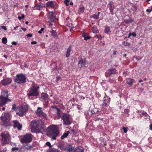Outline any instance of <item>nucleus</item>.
Returning a JSON list of instances; mask_svg holds the SVG:
<instances>
[{
    "label": "nucleus",
    "mask_w": 152,
    "mask_h": 152,
    "mask_svg": "<svg viewBox=\"0 0 152 152\" xmlns=\"http://www.w3.org/2000/svg\"><path fill=\"white\" fill-rule=\"evenodd\" d=\"M39 7H38V6L37 5V4L35 5V6L34 7V10L36 9V10H38V9H39Z\"/></svg>",
    "instance_id": "49530a36"
},
{
    "label": "nucleus",
    "mask_w": 152,
    "mask_h": 152,
    "mask_svg": "<svg viewBox=\"0 0 152 152\" xmlns=\"http://www.w3.org/2000/svg\"><path fill=\"white\" fill-rule=\"evenodd\" d=\"M114 81V80L113 79H110L109 80V81L110 83H112Z\"/></svg>",
    "instance_id": "13d9d810"
},
{
    "label": "nucleus",
    "mask_w": 152,
    "mask_h": 152,
    "mask_svg": "<svg viewBox=\"0 0 152 152\" xmlns=\"http://www.w3.org/2000/svg\"><path fill=\"white\" fill-rule=\"evenodd\" d=\"M71 26L72 27L70 29V31H71L74 28V27L72 23L71 24Z\"/></svg>",
    "instance_id": "6e6d98bb"
},
{
    "label": "nucleus",
    "mask_w": 152,
    "mask_h": 152,
    "mask_svg": "<svg viewBox=\"0 0 152 152\" xmlns=\"http://www.w3.org/2000/svg\"><path fill=\"white\" fill-rule=\"evenodd\" d=\"M113 2L112 1H109V5L110 6V8H113Z\"/></svg>",
    "instance_id": "e433bc0d"
},
{
    "label": "nucleus",
    "mask_w": 152,
    "mask_h": 152,
    "mask_svg": "<svg viewBox=\"0 0 152 152\" xmlns=\"http://www.w3.org/2000/svg\"><path fill=\"white\" fill-rule=\"evenodd\" d=\"M38 7H39V8L38 9V10H40L42 9L43 7H45L44 5L42 3H39L37 4Z\"/></svg>",
    "instance_id": "bb28decb"
},
{
    "label": "nucleus",
    "mask_w": 152,
    "mask_h": 152,
    "mask_svg": "<svg viewBox=\"0 0 152 152\" xmlns=\"http://www.w3.org/2000/svg\"><path fill=\"white\" fill-rule=\"evenodd\" d=\"M71 132L73 134L75 135L76 134L77 132L74 129H72L71 130Z\"/></svg>",
    "instance_id": "ea45409f"
},
{
    "label": "nucleus",
    "mask_w": 152,
    "mask_h": 152,
    "mask_svg": "<svg viewBox=\"0 0 152 152\" xmlns=\"http://www.w3.org/2000/svg\"><path fill=\"white\" fill-rule=\"evenodd\" d=\"M25 17V15L24 14H22L21 15V16H18V19L19 20H21L22 18H23Z\"/></svg>",
    "instance_id": "a19ab883"
},
{
    "label": "nucleus",
    "mask_w": 152,
    "mask_h": 152,
    "mask_svg": "<svg viewBox=\"0 0 152 152\" xmlns=\"http://www.w3.org/2000/svg\"><path fill=\"white\" fill-rule=\"evenodd\" d=\"M2 42L4 44H6L7 42V40L6 38H3L2 39Z\"/></svg>",
    "instance_id": "c9c22d12"
},
{
    "label": "nucleus",
    "mask_w": 152,
    "mask_h": 152,
    "mask_svg": "<svg viewBox=\"0 0 152 152\" xmlns=\"http://www.w3.org/2000/svg\"><path fill=\"white\" fill-rule=\"evenodd\" d=\"M124 112L126 113H128L129 112V110L128 109H126L124 110Z\"/></svg>",
    "instance_id": "de8ad7c7"
},
{
    "label": "nucleus",
    "mask_w": 152,
    "mask_h": 152,
    "mask_svg": "<svg viewBox=\"0 0 152 152\" xmlns=\"http://www.w3.org/2000/svg\"><path fill=\"white\" fill-rule=\"evenodd\" d=\"M69 133V131H68L64 133L63 135L61 137V139L62 140H63L64 138L66 137L68 135Z\"/></svg>",
    "instance_id": "a878e982"
},
{
    "label": "nucleus",
    "mask_w": 152,
    "mask_h": 152,
    "mask_svg": "<svg viewBox=\"0 0 152 152\" xmlns=\"http://www.w3.org/2000/svg\"><path fill=\"white\" fill-rule=\"evenodd\" d=\"M141 58H136V59L137 60V61H140V60L141 59Z\"/></svg>",
    "instance_id": "338daca9"
},
{
    "label": "nucleus",
    "mask_w": 152,
    "mask_h": 152,
    "mask_svg": "<svg viewBox=\"0 0 152 152\" xmlns=\"http://www.w3.org/2000/svg\"><path fill=\"white\" fill-rule=\"evenodd\" d=\"M23 147L26 149L29 150L31 147L32 146L30 145L29 144H26L23 145Z\"/></svg>",
    "instance_id": "c756f323"
},
{
    "label": "nucleus",
    "mask_w": 152,
    "mask_h": 152,
    "mask_svg": "<svg viewBox=\"0 0 152 152\" xmlns=\"http://www.w3.org/2000/svg\"><path fill=\"white\" fill-rule=\"evenodd\" d=\"M74 148V147L72 146L71 143L68 144H66V148H65V151H67L68 152H70L72 151Z\"/></svg>",
    "instance_id": "a211bd4d"
},
{
    "label": "nucleus",
    "mask_w": 152,
    "mask_h": 152,
    "mask_svg": "<svg viewBox=\"0 0 152 152\" xmlns=\"http://www.w3.org/2000/svg\"><path fill=\"white\" fill-rule=\"evenodd\" d=\"M42 109L41 107H38L37 110L35 111V113L38 115L43 117L44 118H45L46 117V115L42 110Z\"/></svg>",
    "instance_id": "4468645a"
},
{
    "label": "nucleus",
    "mask_w": 152,
    "mask_h": 152,
    "mask_svg": "<svg viewBox=\"0 0 152 152\" xmlns=\"http://www.w3.org/2000/svg\"><path fill=\"white\" fill-rule=\"evenodd\" d=\"M1 28H2L4 29V30H7V29L6 27L4 26H1Z\"/></svg>",
    "instance_id": "603ef678"
},
{
    "label": "nucleus",
    "mask_w": 152,
    "mask_h": 152,
    "mask_svg": "<svg viewBox=\"0 0 152 152\" xmlns=\"http://www.w3.org/2000/svg\"><path fill=\"white\" fill-rule=\"evenodd\" d=\"M79 61H78V65L80 67H82L85 66L86 64V59L84 58H82L80 57L78 58Z\"/></svg>",
    "instance_id": "2eb2a0df"
},
{
    "label": "nucleus",
    "mask_w": 152,
    "mask_h": 152,
    "mask_svg": "<svg viewBox=\"0 0 152 152\" xmlns=\"http://www.w3.org/2000/svg\"><path fill=\"white\" fill-rule=\"evenodd\" d=\"M110 13L112 15H114V12H113V8H110Z\"/></svg>",
    "instance_id": "4c0bfd02"
},
{
    "label": "nucleus",
    "mask_w": 152,
    "mask_h": 152,
    "mask_svg": "<svg viewBox=\"0 0 152 152\" xmlns=\"http://www.w3.org/2000/svg\"><path fill=\"white\" fill-rule=\"evenodd\" d=\"M152 11V9H151V10H149V9H147L146 10V11L148 12H151V11Z\"/></svg>",
    "instance_id": "bf43d9fd"
},
{
    "label": "nucleus",
    "mask_w": 152,
    "mask_h": 152,
    "mask_svg": "<svg viewBox=\"0 0 152 152\" xmlns=\"http://www.w3.org/2000/svg\"><path fill=\"white\" fill-rule=\"evenodd\" d=\"M122 44L125 46H129L130 45V43L125 41H124L123 42Z\"/></svg>",
    "instance_id": "f704fd0d"
},
{
    "label": "nucleus",
    "mask_w": 152,
    "mask_h": 152,
    "mask_svg": "<svg viewBox=\"0 0 152 152\" xmlns=\"http://www.w3.org/2000/svg\"><path fill=\"white\" fill-rule=\"evenodd\" d=\"M132 33L131 32H130L129 34V35H128V37L129 38L132 35Z\"/></svg>",
    "instance_id": "774afa93"
},
{
    "label": "nucleus",
    "mask_w": 152,
    "mask_h": 152,
    "mask_svg": "<svg viewBox=\"0 0 152 152\" xmlns=\"http://www.w3.org/2000/svg\"><path fill=\"white\" fill-rule=\"evenodd\" d=\"M40 123L41 121L39 120L32 121L30 124L31 132H36Z\"/></svg>",
    "instance_id": "0eeeda50"
},
{
    "label": "nucleus",
    "mask_w": 152,
    "mask_h": 152,
    "mask_svg": "<svg viewBox=\"0 0 152 152\" xmlns=\"http://www.w3.org/2000/svg\"><path fill=\"white\" fill-rule=\"evenodd\" d=\"M44 28H42L40 30L38 31V33H39V34H42V31H43L44 30Z\"/></svg>",
    "instance_id": "37998d69"
},
{
    "label": "nucleus",
    "mask_w": 152,
    "mask_h": 152,
    "mask_svg": "<svg viewBox=\"0 0 152 152\" xmlns=\"http://www.w3.org/2000/svg\"><path fill=\"white\" fill-rule=\"evenodd\" d=\"M1 145L4 146L9 143L10 139V136L9 133L7 132H3L1 133Z\"/></svg>",
    "instance_id": "39448f33"
},
{
    "label": "nucleus",
    "mask_w": 152,
    "mask_h": 152,
    "mask_svg": "<svg viewBox=\"0 0 152 152\" xmlns=\"http://www.w3.org/2000/svg\"><path fill=\"white\" fill-rule=\"evenodd\" d=\"M39 88V86H38L37 85L33 84L30 90L29 91V93L27 94L28 98L32 99L33 96H38L39 94L38 89Z\"/></svg>",
    "instance_id": "f03ea898"
},
{
    "label": "nucleus",
    "mask_w": 152,
    "mask_h": 152,
    "mask_svg": "<svg viewBox=\"0 0 152 152\" xmlns=\"http://www.w3.org/2000/svg\"><path fill=\"white\" fill-rule=\"evenodd\" d=\"M91 18H93L95 19H98L99 18V17H98V15H97L96 14H94L90 16Z\"/></svg>",
    "instance_id": "2f4dec72"
},
{
    "label": "nucleus",
    "mask_w": 152,
    "mask_h": 152,
    "mask_svg": "<svg viewBox=\"0 0 152 152\" xmlns=\"http://www.w3.org/2000/svg\"><path fill=\"white\" fill-rule=\"evenodd\" d=\"M37 43V42L36 41H32L31 42V44H35Z\"/></svg>",
    "instance_id": "4d7b16f0"
},
{
    "label": "nucleus",
    "mask_w": 152,
    "mask_h": 152,
    "mask_svg": "<svg viewBox=\"0 0 152 152\" xmlns=\"http://www.w3.org/2000/svg\"><path fill=\"white\" fill-rule=\"evenodd\" d=\"M126 81L128 85L130 86H132L133 83L135 82V80L134 79L131 78L127 79Z\"/></svg>",
    "instance_id": "412c9836"
},
{
    "label": "nucleus",
    "mask_w": 152,
    "mask_h": 152,
    "mask_svg": "<svg viewBox=\"0 0 152 152\" xmlns=\"http://www.w3.org/2000/svg\"><path fill=\"white\" fill-rule=\"evenodd\" d=\"M21 28L22 30H23L24 31H25L26 30V28L23 27H21Z\"/></svg>",
    "instance_id": "052dcab7"
},
{
    "label": "nucleus",
    "mask_w": 152,
    "mask_h": 152,
    "mask_svg": "<svg viewBox=\"0 0 152 152\" xmlns=\"http://www.w3.org/2000/svg\"><path fill=\"white\" fill-rule=\"evenodd\" d=\"M18 108L16 107V105L15 104H13L12 105V110H16Z\"/></svg>",
    "instance_id": "c03bdc74"
},
{
    "label": "nucleus",
    "mask_w": 152,
    "mask_h": 152,
    "mask_svg": "<svg viewBox=\"0 0 152 152\" xmlns=\"http://www.w3.org/2000/svg\"><path fill=\"white\" fill-rule=\"evenodd\" d=\"M33 137V136L31 134H26L21 139L20 142L22 143L31 142L32 140Z\"/></svg>",
    "instance_id": "1a4fd4ad"
},
{
    "label": "nucleus",
    "mask_w": 152,
    "mask_h": 152,
    "mask_svg": "<svg viewBox=\"0 0 152 152\" xmlns=\"http://www.w3.org/2000/svg\"><path fill=\"white\" fill-rule=\"evenodd\" d=\"M124 21L126 24H128L132 23L133 21L132 19L130 18L128 19L125 20Z\"/></svg>",
    "instance_id": "cd10ccee"
},
{
    "label": "nucleus",
    "mask_w": 152,
    "mask_h": 152,
    "mask_svg": "<svg viewBox=\"0 0 152 152\" xmlns=\"http://www.w3.org/2000/svg\"><path fill=\"white\" fill-rule=\"evenodd\" d=\"M69 2V0H65L64 1V3H65L67 5H69L68 4H67L68 2Z\"/></svg>",
    "instance_id": "3c124183"
},
{
    "label": "nucleus",
    "mask_w": 152,
    "mask_h": 152,
    "mask_svg": "<svg viewBox=\"0 0 152 152\" xmlns=\"http://www.w3.org/2000/svg\"><path fill=\"white\" fill-rule=\"evenodd\" d=\"M74 152H82V151L79 149H77L75 150Z\"/></svg>",
    "instance_id": "79ce46f5"
},
{
    "label": "nucleus",
    "mask_w": 152,
    "mask_h": 152,
    "mask_svg": "<svg viewBox=\"0 0 152 152\" xmlns=\"http://www.w3.org/2000/svg\"><path fill=\"white\" fill-rule=\"evenodd\" d=\"M19 149L18 148L15 147L12 148L11 149V151L12 152H16V151H18L19 150Z\"/></svg>",
    "instance_id": "72a5a7b5"
},
{
    "label": "nucleus",
    "mask_w": 152,
    "mask_h": 152,
    "mask_svg": "<svg viewBox=\"0 0 152 152\" xmlns=\"http://www.w3.org/2000/svg\"><path fill=\"white\" fill-rule=\"evenodd\" d=\"M71 50V46H70L67 50L66 55V57H68L70 56Z\"/></svg>",
    "instance_id": "393cba45"
},
{
    "label": "nucleus",
    "mask_w": 152,
    "mask_h": 152,
    "mask_svg": "<svg viewBox=\"0 0 152 152\" xmlns=\"http://www.w3.org/2000/svg\"><path fill=\"white\" fill-rule=\"evenodd\" d=\"M8 93L7 91H4L1 92V95L0 96V106H2L7 102L11 101L8 98Z\"/></svg>",
    "instance_id": "20e7f679"
},
{
    "label": "nucleus",
    "mask_w": 152,
    "mask_h": 152,
    "mask_svg": "<svg viewBox=\"0 0 152 152\" xmlns=\"http://www.w3.org/2000/svg\"><path fill=\"white\" fill-rule=\"evenodd\" d=\"M46 6L48 7L53 8L57 7L58 4L55 1H50L47 2L46 4Z\"/></svg>",
    "instance_id": "ddd939ff"
},
{
    "label": "nucleus",
    "mask_w": 152,
    "mask_h": 152,
    "mask_svg": "<svg viewBox=\"0 0 152 152\" xmlns=\"http://www.w3.org/2000/svg\"><path fill=\"white\" fill-rule=\"evenodd\" d=\"M116 70L114 68L110 69L105 73V76L106 77H112L116 73Z\"/></svg>",
    "instance_id": "9b49d317"
},
{
    "label": "nucleus",
    "mask_w": 152,
    "mask_h": 152,
    "mask_svg": "<svg viewBox=\"0 0 152 152\" xmlns=\"http://www.w3.org/2000/svg\"><path fill=\"white\" fill-rule=\"evenodd\" d=\"M84 7H82L80 8H79L78 10V12L79 14L83 13L84 11Z\"/></svg>",
    "instance_id": "7c9ffc66"
},
{
    "label": "nucleus",
    "mask_w": 152,
    "mask_h": 152,
    "mask_svg": "<svg viewBox=\"0 0 152 152\" xmlns=\"http://www.w3.org/2000/svg\"><path fill=\"white\" fill-rule=\"evenodd\" d=\"M12 81L11 79L10 78H7L2 80L1 83L3 86H6L10 84Z\"/></svg>",
    "instance_id": "dca6fc26"
},
{
    "label": "nucleus",
    "mask_w": 152,
    "mask_h": 152,
    "mask_svg": "<svg viewBox=\"0 0 152 152\" xmlns=\"http://www.w3.org/2000/svg\"><path fill=\"white\" fill-rule=\"evenodd\" d=\"M66 144L64 142H61L58 145V147L61 149L65 151V148H66Z\"/></svg>",
    "instance_id": "5701e85b"
},
{
    "label": "nucleus",
    "mask_w": 152,
    "mask_h": 152,
    "mask_svg": "<svg viewBox=\"0 0 152 152\" xmlns=\"http://www.w3.org/2000/svg\"><path fill=\"white\" fill-rule=\"evenodd\" d=\"M11 118V115L8 113H5L4 116L1 117L2 125L6 127L11 126L10 120Z\"/></svg>",
    "instance_id": "7ed1b4c3"
},
{
    "label": "nucleus",
    "mask_w": 152,
    "mask_h": 152,
    "mask_svg": "<svg viewBox=\"0 0 152 152\" xmlns=\"http://www.w3.org/2000/svg\"><path fill=\"white\" fill-rule=\"evenodd\" d=\"M41 98L44 101H47L48 99V95L46 93H42L41 95Z\"/></svg>",
    "instance_id": "4be33fe9"
},
{
    "label": "nucleus",
    "mask_w": 152,
    "mask_h": 152,
    "mask_svg": "<svg viewBox=\"0 0 152 152\" xmlns=\"http://www.w3.org/2000/svg\"><path fill=\"white\" fill-rule=\"evenodd\" d=\"M150 129L152 130V124H151L150 126Z\"/></svg>",
    "instance_id": "0e129e2a"
},
{
    "label": "nucleus",
    "mask_w": 152,
    "mask_h": 152,
    "mask_svg": "<svg viewBox=\"0 0 152 152\" xmlns=\"http://www.w3.org/2000/svg\"><path fill=\"white\" fill-rule=\"evenodd\" d=\"M52 108H54L57 111L56 114L57 115V116L59 118H60L61 117V116L60 114V109L57 108L56 106H52Z\"/></svg>",
    "instance_id": "b1692460"
},
{
    "label": "nucleus",
    "mask_w": 152,
    "mask_h": 152,
    "mask_svg": "<svg viewBox=\"0 0 152 152\" xmlns=\"http://www.w3.org/2000/svg\"><path fill=\"white\" fill-rule=\"evenodd\" d=\"M132 35L134 37H135L136 36V34L135 32H133L132 33Z\"/></svg>",
    "instance_id": "5fc2aeb1"
},
{
    "label": "nucleus",
    "mask_w": 152,
    "mask_h": 152,
    "mask_svg": "<svg viewBox=\"0 0 152 152\" xmlns=\"http://www.w3.org/2000/svg\"><path fill=\"white\" fill-rule=\"evenodd\" d=\"M17 44V43L15 42H12V45H16Z\"/></svg>",
    "instance_id": "680f3d73"
},
{
    "label": "nucleus",
    "mask_w": 152,
    "mask_h": 152,
    "mask_svg": "<svg viewBox=\"0 0 152 152\" xmlns=\"http://www.w3.org/2000/svg\"><path fill=\"white\" fill-rule=\"evenodd\" d=\"M61 78V77L59 76H57L56 77V81L57 82Z\"/></svg>",
    "instance_id": "8fccbe9b"
},
{
    "label": "nucleus",
    "mask_w": 152,
    "mask_h": 152,
    "mask_svg": "<svg viewBox=\"0 0 152 152\" xmlns=\"http://www.w3.org/2000/svg\"><path fill=\"white\" fill-rule=\"evenodd\" d=\"M47 135L52 137L53 140H56L59 134V132L56 125H52L49 126L47 129Z\"/></svg>",
    "instance_id": "f257e3e1"
},
{
    "label": "nucleus",
    "mask_w": 152,
    "mask_h": 152,
    "mask_svg": "<svg viewBox=\"0 0 152 152\" xmlns=\"http://www.w3.org/2000/svg\"><path fill=\"white\" fill-rule=\"evenodd\" d=\"M110 102V98L107 97V100L106 99H104V102L102 104V107L104 108L107 107L109 105Z\"/></svg>",
    "instance_id": "6ab92c4d"
},
{
    "label": "nucleus",
    "mask_w": 152,
    "mask_h": 152,
    "mask_svg": "<svg viewBox=\"0 0 152 152\" xmlns=\"http://www.w3.org/2000/svg\"><path fill=\"white\" fill-rule=\"evenodd\" d=\"M62 119L63 121V125H69L72 123V121L69 114L63 113L62 115Z\"/></svg>",
    "instance_id": "6e6552de"
},
{
    "label": "nucleus",
    "mask_w": 152,
    "mask_h": 152,
    "mask_svg": "<svg viewBox=\"0 0 152 152\" xmlns=\"http://www.w3.org/2000/svg\"><path fill=\"white\" fill-rule=\"evenodd\" d=\"M46 145L50 147H51L50 143L49 142H46Z\"/></svg>",
    "instance_id": "a18cd8bd"
},
{
    "label": "nucleus",
    "mask_w": 152,
    "mask_h": 152,
    "mask_svg": "<svg viewBox=\"0 0 152 152\" xmlns=\"http://www.w3.org/2000/svg\"><path fill=\"white\" fill-rule=\"evenodd\" d=\"M123 130L124 132L125 133H126L127 132V128H126L125 127H124L123 128Z\"/></svg>",
    "instance_id": "09e8293b"
},
{
    "label": "nucleus",
    "mask_w": 152,
    "mask_h": 152,
    "mask_svg": "<svg viewBox=\"0 0 152 152\" xmlns=\"http://www.w3.org/2000/svg\"><path fill=\"white\" fill-rule=\"evenodd\" d=\"M45 127L41 126V123H40V125H39V127H38V129H37L36 132L38 133H41L42 134L43 133L45 132Z\"/></svg>",
    "instance_id": "aec40b11"
},
{
    "label": "nucleus",
    "mask_w": 152,
    "mask_h": 152,
    "mask_svg": "<svg viewBox=\"0 0 152 152\" xmlns=\"http://www.w3.org/2000/svg\"><path fill=\"white\" fill-rule=\"evenodd\" d=\"M25 67L28 68V65L27 64H25L24 65Z\"/></svg>",
    "instance_id": "69168bd1"
},
{
    "label": "nucleus",
    "mask_w": 152,
    "mask_h": 152,
    "mask_svg": "<svg viewBox=\"0 0 152 152\" xmlns=\"http://www.w3.org/2000/svg\"><path fill=\"white\" fill-rule=\"evenodd\" d=\"M26 77L25 75L23 73L18 74L15 81L17 83L24 84L26 82Z\"/></svg>",
    "instance_id": "423d86ee"
},
{
    "label": "nucleus",
    "mask_w": 152,
    "mask_h": 152,
    "mask_svg": "<svg viewBox=\"0 0 152 152\" xmlns=\"http://www.w3.org/2000/svg\"><path fill=\"white\" fill-rule=\"evenodd\" d=\"M26 36L28 37H31L32 36V35L31 34H28Z\"/></svg>",
    "instance_id": "864d4df0"
},
{
    "label": "nucleus",
    "mask_w": 152,
    "mask_h": 152,
    "mask_svg": "<svg viewBox=\"0 0 152 152\" xmlns=\"http://www.w3.org/2000/svg\"><path fill=\"white\" fill-rule=\"evenodd\" d=\"M13 127L14 128H17L18 130H20L22 127V125L20 124L18 121L17 120H13Z\"/></svg>",
    "instance_id": "f3484780"
},
{
    "label": "nucleus",
    "mask_w": 152,
    "mask_h": 152,
    "mask_svg": "<svg viewBox=\"0 0 152 152\" xmlns=\"http://www.w3.org/2000/svg\"><path fill=\"white\" fill-rule=\"evenodd\" d=\"M91 112L92 114H94L95 113V112L93 110H92L91 111Z\"/></svg>",
    "instance_id": "e2e57ef3"
},
{
    "label": "nucleus",
    "mask_w": 152,
    "mask_h": 152,
    "mask_svg": "<svg viewBox=\"0 0 152 152\" xmlns=\"http://www.w3.org/2000/svg\"><path fill=\"white\" fill-rule=\"evenodd\" d=\"M111 32L109 27L107 26L104 29V32L106 33L109 34Z\"/></svg>",
    "instance_id": "c85d7f7f"
},
{
    "label": "nucleus",
    "mask_w": 152,
    "mask_h": 152,
    "mask_svg": "<svg viewBox=\"0 0 152 152\" xmlns=\"http://www.w3.org/2000/svg\"><path fill=\"white\" fill-rule=\"evenodd\" d=\"M28 108L27 106H22L18 108L19 112L17 113L16 114L20 116H23L24 113L28 110Z\"/></svg>",
    "instance_id": "9d476101"
},
{
    "label": "nucleus",
    "mask_w": 152,
    "mask_h": 152,
    "mask_svg": "<svg viewBox=\"0 0 152 152\" xmlns=\"http://www.w3.org/2000/svg\"><path fill=\"white\" fill-rule=\"evenodd\" d=\"M52 34V35L54 36L55 37V35H56V32L55 31L53 30H52L50 32Z\"/></svg>",
    "instance_id": "58836bf2"
},
{
    "label": "nucleus",
    "mask_w": 152,
    "mask_h": 152,
    "mask_svg": "<svg viewBox=\"0 0 152 152\" xmlns=\"http://www.w3.org/2000/svg\"><path fill=\"white\" fill-rule=\"evenodd\" d=\"M48 15V22H53L56 20V15L53 12H49Z\"/></svg>",
    "instance_id": "f8f14e48"
},
{
    "label": "nucleus",
    "mask_w": 152,
    "mask_h": 152,
    "mask_svg": "<svg viewBox=\"0 0 152 152\" xmlns=\"http://www.w3.org/2000/svg\"><path fill=\"white\" fill-rule=\"evenodd\" d=\"M82 36L84 38V39L86 41L89 39L91 38L90 37L87 36L85 34H83Z\"/></svg>",
    "instance_id": "473e14b6"
}]
</instances>
